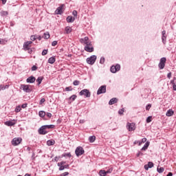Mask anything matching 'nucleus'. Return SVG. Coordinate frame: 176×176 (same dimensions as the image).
<instances>
[{
  "instance_id": "f257e3e1",
  "label": "nucleus",
  "mask_w": 176,
  "mask_h": 176,
  "mask_svg": "<svg viewBox=\"0 0 176 176\" xmlns=\"http://www.w3.org/2000/svg\"><path fill=\"white\" fill-rule=\"evenodd\" d=\"M85 45L84 50H85V52L88 53H93V52H94V47H93L91 41H88V43H86Z\"/></svg>"
},
{
  "instance_id": "f03ea898",
  "label": "nucleus",
  "mask_w": 176,
  "mask_h": 176,
  "mask_svg": "<svg viewBox=\"0 0 176 176\" xmlns=\"http://www.w3.org/2000/svg\"><path fill=\"white\" fill-rule=\"evenodd\" d=\"M79 95L84 96V97H85V98H90V97L91 96V93L90 92V91H89V89H85L81 90L79 92Z\"/></svg>"
},
{
  "instance_id": "7ed1b4c3",
  "label": "nucleus",
  "mask_w": 176,
  "mask_h": 176,
  "mask_svg": "<svg viewBox=\"0 0 176 176\" xmlns=\"http://www.w3.org/2000/svg\"><path fill=\"white\" fill-rule=\"evenodd\" d=\"M76 156L79 157V156H82L85 153V149L82 146H78L75 150Z\"/></svg>"
},
{
  "instance_id": "20e7f679",
  "label": "nucleus",
  "mask_w": 176,
  "mask_h": 176,
  "mask_svg": "<svg viewBox=\"0 0 176 176\" xmlns=\"http://www.w3.org/2000/svg\"><path fill=\"white\" fill-rule=\"evenodd\" d=\"M105 93H107V85H101L97 91V96H100V94H105Z\"/></svg>"
},
{
  "instance_id": "39448f33",
  "label": "nucleus",
  "mask_w": 176,
  "mask_h": 176,
  "mask_svg": "<svg viewBox=\"0 0 176 176\" xmlns=\"http://www.w3.org/2000/svg\"><path fill=\"white\" fill-rule=\"evenodd\" d=\"M31 85H21V90L24 91L25 93H31L32 91V89H31Z\"/></svg>"
},
{
  "instance_id": "423d86ee",
  "label": "nucleus",
  "mask_w": 176,
  "mask_h": 176,
  "mask_svg": "<svg viewBox=\"0 0 176 176\" xmlns=\"http://www.w3.org/2000/svg\"><path fill=\"white\" fill-rule=\"evenodd\" d=\"M97 60V56L92 55L89 58H87V64H89L90 65H93L94 63H96V60Z\"/></svg>"
},
{
  "instance_id": "0eeeda50",
  "label": "nucleus",
  "mask_w": 176,
  "mask_h": 176,
  "mask_svg": "<svg viewBox=\"0 0 176 176\" xmlns=\"http://www.w3.org/2000/svg\"><path fill=\"white\" fill-rule=\"evenodd\" d=\"M166 61H167V59L166 57H163L160 58V63L158 64V67L160 69H164V67H166Z\"/></svg>"
},
{
  "instance_id": "6e6552de",
  "label": "nucleus",
  "mask_w": 176,
  "mask_h": 176,
  "mask_svg": "<svg viewBox=\"0 0 176 176\" xmlns=\"http://www.w3.org/2000/svg\"><path fill=\"white\" fill-rule=\"evenodd\" d=\"M110 71L112 74H116V72L120 71V65L116 64V65H112L110 68Z\"/></svg>"
},
{
  "instance_id": "1a4fd4ad",
  "label": "nucleus",
  "mask_w": 176,
  "mask_h": 176,
  "mask_svg": "<svg viewBox=\"0 0 176 176\" xmlns=\"http://www.w3.org/2000/svg\"><path fill=\"white\" fill-rule=\"evenodd\" d=\"M38 134H40V135H46V134L49 133V131H47L46 129L45 128V126L43 125L38 129Z\"/></svg>"
},
{
  "instance_id": "9d476101",
  "label": "nucleus",
  "mask_w": 176,
  "mask_h": 176,
  "mask_svg": "<svg viewBox=\"0 0 176 176\" xmlns=\"http://www.w3.org/2000/svg\"><path fill=\"white\" fill-rule=\"evenodd\" d=\"M126 129L129 131H134L135 130V123L134 122H127Z\"/></svg>"
},
{
  "instance_id": "9b49d317",
  "label": "nucleus",
  "mask_w": 176,
  "mask_h": 176,
  "mask_svg": "<svg viewBox=\"0 0 176 176\" xmlns=\"http://www.w3.org/2000/svg\"><path fill=\"white\" fill-rule=\"evenodd\" d=\"M161 39L163 45H166V43H167V34L166 33V30H163L162 32Z\"/></svg>"
},
{
  "instance_id": "f8f14e48",
  "label": "nucleus",
  "mask_w": 176,
  "mask_h": 176,
  "mask_svg": "<svg viewBox=\"0 0 176 176\" xmlns=\"http://www.w3.org/2000/svg\"><path fill=\"white\" fill-rule=\"evenodd\" d=\"M21 141H22L21 138H14L12 140V145H14V146H17V145L21 143Z\"/></svg>"
},
{
  "instance_id": "ddd939ff",
  "label": "nucleus",
  "mask_w": 176,
  "mask_h": 176,
  "mask_svg": "<svg viewBox=\"0 0 176 176\" xmlns=\"http://www.w3.org/2000/svg\"><path fill=\"white\" fill-rule=\"evenodd\" d=\"M63 8H64V4H62L59 7H58L55 11L56 14H63Z\"/></svg>"
},
{
  "instance_id": "4468645a",
  "label": "nucleus",
  "mask_w": 176,
  "mask_h": 176,
  "mask_svg": "<svg viewBox=\"0 0 176 176\" xmlns=\"http://www.w3.org/2000/svg\"><path fill=\"white\" fill-rule=\"evenodd\" d=\"M153 166H154L153 162H148V164L144 165V170L148 171L149 170V168H152V167H153Z\"/></svg>"
},
{
  "instance_id": "2eb2a0df",
  "label": "nucleus",
  "mask_w": 176,
  "mask_h": 176,
  "mask_svg": "<svg viewBox=\"0 0 176 176\" xmlns=\"http://www.w3.org/2000/svg\"><path fill=\"white\" fill-rule=\"evenodd\" d=\"M36 80V78L34 76H31L26 79L27 83H34Z\"/></svg>"
},
{
  "instance_id": "dca6fc26",
  "label": "nucleus",
  "mask_w": 176,
  "mask_h": 176,
  "mask_svg": "<svg viewBox=\"0 0 176 176\" xmlns=\"http://www.w3.org/2000/svg\"><path fill=\"white\" fill-rule=\"evenodd\" d=\"M76 20V18L72 16H68L66 18L67 23H74Z\"/></svg>"
},
{
  "instance_id": "f3484780",
  "label": "nucleus",
  "mask_w": 176,
  "mask_h": 176,
  "mask_svg": "<svg viewBox=\"0 0 176 176\" xmlns=\"http://www.w3.org/2000/svg\"><path fill=\"white\" fill-rule=\"evenodd\" d=\"M4 124H6V126H8L9 127H10L12 126H14L16 124V122L9 120V121L5 122Z\"/></svg>"
},
{
  "instance_id": "a211bd4d",
  "label": "nucleus",
  "mask_w": 176,
  "mask_h": 176,
  "mask_svg": "<svg viewBox=\"0 0 176 176\" xmlns=\"http://www.w3.org/2000/svg\"><path fill=\"white\" fill-rule=\"evenodd\" d=\"M60 157H69V159H71L72 157V155H71V153H63Z\"/></svg>"
},
{
  "instance_id": "6ab92c4d",
  "label": "nucleus",
  "mask_w": 176,
  "mask_h": 176,
  "mask_svg": "<svg viewBox=\"0 0 176 176\" xmlns=\"http://www.w3.org/2000/svg\"><path fill=\"white\" fill-rule=\"evenodd\" d=\"M150 144L151 142L149 141L146 142L144 146L141 148V151H146V149H148V148L149 147Z\"/></svg>"
},
{
  "instance_id": "aec40b11",
  "label": "nucleus",
  "mask_w": 176,
  "mask_h": 176,
  "mask_svg": "<svg viewBox=\"0 0 176 176\" xmlns=\"http://www.w3.org/2000/svg\"><path fill=\"white\" fill-rule=\"evenodd\" d=\"M116 102H118V98H111L109 102V105H113V104H116Z\"/></svg>"
},
{
  "instance_id": "412c9836",
  "label": "nucleus",
  "mask_w": 176,
  "mask_h": 176,
  "mask_svg": "<svg viewBox=\"0 0 176 176\" xmlns=\"http://www.w3.org/2000/svg\"><path fill=\"white\" fill-rule=\"evenodd\" d=\"M49 64H54L56 63V57L52 56L48 59Z\"/></svg>"
},
{
  "instance_id": "4be33fe9",
  "label": "nucleus",
  "mask_w": 176,
  "mask_h": 176,
  "mask_svg": "<svg viewBox=\"0 0 176 176\" xmlns=\"http://www.w3.org/2000/svg\"><path fill=\"white\" fill-rule=\"evenodd\" d=\"M65 31L66 32V34H71L72 32V28L69 27V26H67L65 28Z\"/></svg>"
},
{
  "instance_id": "5701e85b",
  "label": "nucleus",
  "mask_w": 176,
  "mask_h": 176,
  "mask_svg": "<svg viewBox=\"0 0 176 176\" xmlns=\"http://www.w3.org/2000/svg\"><path fill=\"white\" fill-rule=\"evenodd\" d=\"M88 42H90V40H89V38L87 36H85L84 38L80 39V43L85 44L86 43H87Z\"/></svg>"
},
{
  "instance_id": "b1692460",
  "label": "nucleus",
  "mask_w": 176,
  "mask_h": 176,
  "mask_svg": "<svg viewBox=\"0 0 176 176\" xmlns=\"http://www.w3.org/2000/svg\"><path fill=\"white\" fill-rule=\"evenodd\" d=\"M56 144V142L54 140H49L47 141V145L48 146H52Z\"/></svg>"
},
{
  "instance_id": "393cba45",
  "label": "nucleus",
  "mask_w": 176,
  "mask_h": 176,
  "mask_svg": "<svg viewBox=\"0 0 176 176\" xmlns=\"http://www.w3.org/2000/svg\"><path fill=\"white\" fill-rule=\"evenodd\" d=\"M166 116H173L174 115V111L173 109H168L166 113Z\"/></svg>"
},
{
  "instance_id": "a878e982",
  "label": "nucleus",
  "mask_w": 176,
  "mask_h": 176,
  "mask_svg": "<svg viewBox=\"0 0 176 176\" xmlns=\"http://www.w3.org/2000/svg\"><path fill=\"white\" fill-rule=\"evenodd\" d=\"M44 127L45 130L48 131V130H50V129H54L55 126L54 124H50V125H44Z\"/></svg>"
},
{
  "instance_id": "bb28decb",
  "label": "nucleus",
  "mask_w": 176,
  "mask_h": 176,
  "mask_svg": "<svg viewBox=\"0 0 176 176\" xmlns=\"http://www.w3.org/2000/svg\"><path fill=\"white\" fill-rule=\"evenodd\" d=\"M43 80V76L38 77V78L36 79V82H38L37 85L39 86V85L42 83Z\"/></svg>"
},
{
  "instance_id": "cd10ccee",
  "label": "nucleus",
  "mask_w": 176,
  "mask_h": 176,
  "mask_svg": "<svg viewBox=\"0 0 176 176\" xmlns=\"http://www.w3.org/2000/svg\"><path fill=\"white\" fill-rule=\"evenodd\" d=\"M43 38H44V39H49V38H50V34H49V32H45Z\"/></svg>"
},
{
  "instance_id": "c85d7f7f",
  "label": "nucleus",
  "mask_w": 176,
  "mask_h": 176,
  "mask_svg": "<svg viewBox=\"0 0 176 176\" xmlns=\"http://www.w3.org/2000/svg\"><path fill=\"white\" fill-rule=\"evenodd\" d=\"M38 116H40V118H45V116H46V113L44 111H40L38 112Z\"/></svg>"
},
{
  "instance_id": "c756f323",
  "label": "nucleus",
  "mask_w": 176,
  "mask_h": 176,
  "mask_svg": "<svg viewBox=\"0 0 176 176\" xmlns=\"http://www.w3.org/2000/svg\"><path fill=\"white\" fill-rule=\"evenodd\" d=\"M107 171L106 170H100L99 171V175L100 176H107Z\"/></svg>"
},
{
  "instance_id": "7c9ffc66",
  "label": "nucleus",
  "mask_w": 176,
  "mask_h": 176,
  "mask_svg": "<svg viewBox=\"0 0 176 176\" xmlns=\"http://www.w3.org/2000/svg\"><path fill=\"white\" fill-rule=\"evenodd\" d=\"M6 89H9V85H0V90H5Z\"/></svg>"
},
{
  "instance_id": "2f4dec72",
  "label": "nucleus",
  "mask_w": 176,
  "mask_h": 176,
  "mask_svg": "<svg viewBox=\"0 0 176 176\" xmlns=\"http://www.w3.org/2000/svg\"><path fill=\"white\" fill-rule=\"evenodd\" d=\"M89 142H91V143L94 142V141H96V136H94V135L89 136Z\"/></svg>"
},
{
  "instance_id": "473e14b6",
  "label": "nucleus",
  "mask_w": 176,
  "mask_h": 176,
  "mask_svg": "<svg viewBox=\"0 0 176 176\" xmlns=\"http://www.w3.org/2000/svg\"><path fill=\"white\" fill-rule=\"evenodd\" d=\"M8 40L6 38H0V45H6Z\"/></svg>"
},
{
  "instance_id": "72a5a7b5",
  "label": "nucleus",
  "mask_w": 176,
  "mask_h": 176,
  "mask_svg": "<svg viewBox=\"0 0 176 176\" xmlns=\"http://www.w3.org/2000/svg\"><path fill=\"white\" fill-rule=\"evenodd\" d=\"M0 14L3 17H5V16H8V14H9V12H8V11H1Z\"/></svg>"
},
{
  "instance_id": "f704fd0d",
  "label": "nucleus",
  "mask_w": 176,
  "mask_h": 176,
  "mask_svg": "<svg viewBox=\"0 0 176 176\" xmlns=\"http://www.w3.org/2000/svg\"><path fill=\"white\" fill-rule=\"evenodd\" d=\"M80 83V80H75L73 82L74 86H79Z\"/></svg>"
},
{
  "instance_id": "c9c22d12",
  "label": "nucleus",
  "mask_w": 176,
  "mask_h": 176,
  "mask_svg": "<svg viewBox=\"0 0 176 176\" xmlns=\"http://www.w3.org/2000/svg\"><path fill=\"white\" fill-rule=\"evenodd\" d=\"M157 173L160 174L164 171V168L163 167L157 168Z\"/></svg>"
},
{
  "instance_id": "e433bc0d",
  "label": "nucleus",
  "mask_w": 176,
  "mask_h": 176,
  "mask_svg": "<svg viewBox=\"0 0 176 176\" xmlns=\"http://www.w3.org/2000/svg\"><path fill=\"white\" fill-rule=\"evenodd\" d=\"M20 111H21V106L20 105L16 106V107L15 108V112L18 113V112H20Z\"/></svg>"
},
{
  "instance_id": "4c0bfd02",
  "label": "nucleus",
  "mask_w": 176,
  "mask_h": 176,
  "mask_svg": "<svg viewBox=\"0 0 176 176\" xmlns=\"http://www.w3.org/2000/svg\"><path fill=\"white\" fill-rule=\"evenodd\" d=\"M30 41H32V42H34V41H36V34L32 35L30 36Z\"/></svg>"
},
{
  "instance_id": "58836bf2",
  "label": "nucleus",
  "mask_w": 176,
  "mask_h": 176,
  "mask_svg": "<svg viewBox=\"0 0 176 176\" xmlns=\"http://www.w3.org/2000/svg\"><path fill=\"white\" fill-rule=\"evenodd\" d=\"M77 97L78 96L76 95H72V96L69 97V100H72V101H75V100H76Z\"/></svg>"
},
{
  "instance_id": "ea45409f",
  "label": "nucleus",
  "mask_w": 176,
  "mask_h": 176,
  "mask_svg": "<svg viewBox=\"0 0 176 176\" xmlns=\"http://www.w3.org/2000/svg\"><path fill=\"white\" fill-rule=\"evenodd\" d=\"M105 63V58L104 56H102L100 60V64H104Z\"/></svg>"
},
{
  "instance_id": "a19ab883",
  "label": "nucleus",
  "mask_w": 176,
  "mask_h": 176,
  "mask_svg": "<svg viewBox=\"0 0 176 176\" xmlns=\"http://www.w3.org/2000/svg\"><path fill=\"white\" fill-rule=\"evenodd\" d=\"M112 171H113V168L110 167V168H109V169L107 170H106V173L111 174V173H112Z\"/></svg>"
},
{
  "instance_id": "79ce46f5",
  "label": "nucleus",
  "mask_w": 176,
  "mask_h": 176,
  "mask_svg": "<svg viewBox=\"0 0 176 176\" xmlns=\"http://www.w3.org/2000/svg\"><path fill=\"white\" fill-rule=\"evenodd\" d=\"M72 14H73L74 17H75V19H76L78 17V11H76L75 10H73Z\"/></svg>"
},
{
  "instance_id": "37998d69",
  "label": "nucleus",
  "mask_w": 176,
  "mask_h": 176,
  "mask_svg": "<svg viewBox=\"0 0 176 176\" xmlns=\"http://www.w3.org/2000/svg\"><path fill=\"white\" fill-rule=\"evenodd\" d=\"M146 123H151V122H152V116H148L146 118Z\"/></svg>"
},
{
  "instance_id": "c03bdc74",
  "label": "nucleus",
  "mask_w": 176,
  "mask_h": 176,
  "mask_svg": "<svg viewBox=\"0 0 176 176\" xmlns=\"http://www.w3.org/2000/svg\"><path fill=\"white\" fill-rule=\"evenodd\" d=\"M145 142H146V138H144L142 139V140H140V145H142V144H145Z\"/></svg>"
},
{
  "instance_id": "a18cd8bd",
  "label": "nucleus",
  "mask_w": 176,
  "mask_h": 176,
  "mask_svg": "<svg viewBox=\"0 0 176 176\" xmlns=\"http://www.w3.org/2000/svg\"><path fill=\"white\" fill-rule=\"evenodd\" d=\"M58 167H59L58 168L59 171H63V170H65L64 165H60V166H58Z\"/></svg>"
},
{
  "instance_id": "49530a36",
  "label": "nucleus",
  "mask_w": 176,
  "mask_h": 176,
  "mask_svg": "<svg viewBox=\"0 0 176 176\" xmlns=\"http://www.w3.org/2000/svg\"><path fill=\"white\" fill-rule=\"evenodd\" d=\"M73 89H72V87H67L65 88V91H72Z\"/></svg>"
},
{
  "instance_id": "de8ad7c7",
  "label": "nucleus",
  "mask_w": 176,
  "mask_h": 176,
  "mask_svg": "<svg viewBox=\"0 0 176 176\" xmlns=\"http://www.w3.org/2000/svg\"><path fill=\"white\" fill-rule=\"evenodd\" d=\"M152 107V104H148L146 106V111H149L151 108Z\"/></svg>"
},
{
  "instance_id": "09e8293b",
  "label": "nucleus",
  "mask_w": 176,
  "mask_h": 176,
  "mask_svg": "<svg viewBox=\"0 0 176 176\" xmlns=\"http://www.w3.org/2000/svg\"><path fill=\"white\" fill-rule=\"evenodd\" d=\"M124 112V108H122L118 111L119 115H123V113Z\"/></svg>"
},
{
  "instance_id": "8fccbe9b",
  "label": "nucleus",
  "mask_w": 176,
  "mask_h": 176,
  "mask_svg": "<svg viewBox=\"0 0 176 176\" xmlns=\"http://www.w3.org/2000/svg\"><path fill=\"white\" fill-rule=\"evenodd\" d=\"M65 163H67L65 161H62L60 162H58L57 164V166H64V164H65Z\"/></svg>"
},
{
  "instance_id": "3c124183",
  "label": "nucleus",
  "mask_w": 176,
  "mask_h": 176,
  "mask_svg": "<svg viewBox=\"0 0 176 176\" xmlns=\"http://www.w3.org/2000/svg\"><path fill=\"white\" fill-rule=\"evenodd\" d=\"M61 159V156L59 157H55L54 159L52 160V162H58V160Z\"/></svg>"
},
{
  "instance_id": "603ef678",
  "label": "nucleus",
  "mask_w": 176,
  "mask_h": 176,
  "mask_svg": "<svg viewBox=\"0 0 176 176\" xmlns=\"http://www.w3.org/2000/svg\"><path fill=\"white\" fill-rule=\"evenodd\" d=\"M137 157H140V156H144V153L141 151H138V153L136 154Z\"/></svg>"
},
{
  "instance_id": "864d4df0",
  "label": "nucleus",
  "mask_w": 176,
  "mask_h": 176,
  "mask_svg": "<svg viewBox=\"0 0 176 176\" xmlns=\"http://www.w3.org/2000/svg\"><path fill=\"white\" fill-rule=\"evenodd\" d=\"M42 56H46V54H47V50H44L42 52Z\"/></svg>"
},
{
  "instance_id": "5fc2aeb1",
  "label": "nucleus",
  "mask_w": 176,
  "mask_h": 176,
  "mask_svg": "<svg viewBox=\"0 0 176 176\" xmlns=\"http://www.w3.org/2000/svg\"><path fill=\"white\" fill-rule=\"evenodd\" d=\"M45 101H46V100L45 98H41L40 102H39V104L42 105V104H43V102H45Z\"/></svg>"
},
{
  "instance_id": "6e6d98bb",
  "label": "nucleus",
  "mask_w": 176,
  "mask_h": 176,
  "mask_svg": "<svg viewBox=\"0 0 176 176\" xmlns=\"http://www.w3.org/2000/svg\"><path fill=\"white\" fill-rule=\"evenodd\" d=\"M140 142H141V140H135L133 144L134 145H137V144H138L139 146H141V144H140Z\"/></svg>"
},
{
  "instance_id": "4d7b16f0",
  "label": "nucleus",
  "mask_w": 176,
  "mask_h": 176,
  "mask_svg": "<svg viewBox=\"0 0 176 176\" xmlns=\"http://www.w3.org/2000/svg\"><path fill=\"white\" fill-rule=\"evenodd\" d=\"M69 175V173L65 172V173L60 174V176H67V175Z\"/></svg>"
},
{
  "instance_id": "13d9d810",
  "label": "nucleus",
  "mask_w": 176,
  "mask_h": 176,
  "mask_svg": "<svg viewBox=\"0 0 176 176\" xmlns=\"http://www.w3.org/2000/svg\"><path fill=\"white\" fill-rule=\"evenodd\" d=\"M36 69H38V67H36V65H33L32 67V71H36Z\"/></svg>"
},
{
  "instance_id": "bf43d9fd",
  "label": "nucleus",
  "mask_w": 176,
  "mask_h": 176,
  "mask_svg": "<svg viewBox=\"0 0 176 176\" xmlns=\"http://www.w3.org/2000/svg\"><path fill=\"white\" fill-rule=\"evenodd\" d=\"M28 105V104L27 103H24L21 105V108H23V109L27 108V106Z\"/></svg>"
},
{
  "instance_id": "052dcab7",
  "label": "nucleus",
  "mask_w": 176,
  "mask_h": 176,
  "mask_svg": "<svg viewBox=\"0 0 176 176\" xmlns=\"http://www.w3.org/2000/svg\"><path fill=\"white\" fill-rule=\"evenodd\" d=\"M57 43H58L57 41H54L52 43V46H56Z\"/></svg>"
},
{
  "instance_id": "680f3d73",
  "label": "nucleus",
  "mask_w": 176,
  "mask_h": 176,
  "mask_svg": "<svg viewBox=\"0 0 176 176\" xmlns=\"http://www.w3.org/2000/svg\"><path fill=\"white\" fill-rule=\"evenodd\" d=\"M45 115H46V116L47 117V118H52V114H51V113H49V112H47V113H45Z\"/></svg>"
},
{
  "instance_id": "e2e57ef3",
  "label": "nucleus",
  "mask_w": 176,
  "mask_h": 176,
  "mask_svg": "<svg viewBox=\"0 0 176 176\" xmlns=\"http://www.w3.org/2000/svg\"><path fill=\"white\" fill-rule=\"evenodd\" d=\"M36 38L38 39V41H42V37L41 36H38L36 34Z\"/></svg>"
},
{
  "instance_id": "0e129e2a",
  "label": "nucleus",
  "mask_w": 176,
  "mask_h": 176,
  "mask_svg": "<svg viewBox=\"0 0 176 176\" xmlns=\"http://www.w3.org/2000/svg\"><path fill=\"white\" fill-rule=\"evenodd\" d=\"M28 46H30V45L27 41L23 43V47H28Z\"/></svg>"
},
{
  "instance_id": "69168bd1",
  "label": "nucleus",
  "mask_w": 176,
  "mask_h": 176,
  "mask_svg": "<svg viewBox=\"0 0 176 176\" xmlns=\"http://www.w3.org/2000/svg\"><path fill=\"white\" fill-rule=\"evenodd\" d=\"M167 78H168V79H170L171 78V72H169L168 74H167Z\"/></svg>"
},
{
  "instance_id": "338daca9",
  "label": "nucleus",
  "mask_w": 176,
  "mask_h": 176,
  "mask_svg": "<svg viewBox=\"0 0 176 176\" xmlns=\"http://www.w3.org/2000/svg\"><path fill=\"white\" fill-rule=\"evenodd\" d=\"M173 90H175V91H176V85H175V84L173 85Z\"/></svg>"
},
{
  "instance_id": "774afa93",
  "label": "nucleus",
  "mask_w": 176,
  "mask_h": 176,
  "mask_svg": "<svg viewBox=\"0 0 176 176\" xmlns=\"http://www.w3.org/2000/svg\"><path fill=\"white\" fill-rule=\"evenodd\" d=\"M166 176H173V173L169 172Z\"/></svg>"
}]
</instances>
